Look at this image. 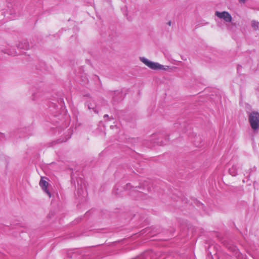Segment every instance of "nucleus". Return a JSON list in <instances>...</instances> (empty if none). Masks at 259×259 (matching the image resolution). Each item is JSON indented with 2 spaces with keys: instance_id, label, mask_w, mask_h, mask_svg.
I'll list each match as a JSON object with an SVG mask.
<instances>
[{
  "instance_id": "1",
  "label": "nucleus",
  "mask_w": 259,
  "mask_h": 259,
  "mask_svg": "<svg viewBox=\"0 0 259 259\" xmlns=\"http://www.w3.org/2000/svg\"><path fill=\"white\" fill-rule=\"evenodd\" d=\"M249 121L253 130H256L259 127V113L257 112H251L249 116Z\"/></svg>"
},
{
  "instance_id": "2",
  "label": "nucleus",
  "mask_w": 259,
  "mask_h": 259,
  "mask_svg": "<svg viewBox=\"0 0 259 259\" xmlns=\"http://www.w3.org/2000/svg\"><path fill=\"white\" fill-rule=\"evenodd\" d=\"M140 60L145 64L146 66L149 67L151 69L156 70H164L165 68L164 67L163 65H161L158 63H154L148 60L147 59L142 57L140 58Z\"/></svg>"
},
{
  "instance_id": "3",
  "label": "nucleus",
  "mask_w": 259,
  "mask_h": 259,
  "mask_svg": "<svg viewBox=\"0 0 259 259\" xmlns=\"http://www.w3.org/2000/svg\"><path fill=\"white\" fill-rule=\"evenodd\" d=\"M64 259H90L88 255L82 256L78 253V251L69 250Z\"/></svg>"
},
{
  "instance_id": "4",
  "label": "nucleus",
  "mask_w": 259,
  "mask_h": 259,
  "mask_svg": "<svg viewBox=\"0 0 259 259\" xmlns=\"http://www.w3.org/2000/svg\"><path fill=\"white\" fill-rule=\"evenodd\" d=\"M215 15L219 18L223 19L224 20V21L227 22H230L232 19L231 15L228 12L226 11L222 12L217 11L215 13Z\"/></svg>"
},
{
  "instance_id": "5",
  "label": "nucleus",
  "mask_w": 259,
  "mask_h": 259,
  "mask_svg": "<svg viewBox=\"0 0 259 259\" xmlns=\"http://www.w3.org/2000/svg\"><path fill=\"white\" fill-rule=\"evenodd\" d=\"M59 132V134L61 135V136H63L64 137H62L61 138L58 140L59 142L62 143L66 142L67 140L70 138L71 136L72 135L71 131H58Z\"/></svg>"
},
{
  "instance_id": "6",
  "label": "nucleus",
  "mask_w": 259,
  "mask_h": 259,
  "mask_svg": "<svg viewBox=\"0 0 259 259\" xmlns=\"http://www.w3.org/2000/svg\"><path fill=\"white\" fill-rule=\"evenodd\" d=\"M80 184H79V181H77L78 184V188H77V193L79 195H85L86 194V188H85V184L84 182L80 179Z\"/></svg>"
},
{
  "instance_id": "7",
  "label": "nucleus",
  "mask_w": 259,
  "mask_h": 259,
  "mask_svg": "<svg viewBox=\"0 0 259 259\" xmlns=\"http://www.w3.org/2000/svg\"><path fill=\"white\" fill-rule=\"evenodd\" d=\"M232 164V166L229 168V172L232 176H236L237 175L239 165L238 163H233V162L231 161L230 164Z\"/></svg>"
},
{
  "instance_id": "8",
  "label": "nucleus",
  "mask_w": 259,
  "mask_h": 259,
  "mask_svg": "<svg viewBox=\"0 0 259 259\" xmlns=\"http://www.w3.org/2000/svg\"><path fill=\"white\" fill-rule=\"evenodd\" d=\"M48 183L46 180H44L42 178L39 182V186L41 189L49 195L50 198L51 196L50 192L47 189Z\"/></svg>"
},
{
  "instance_id": "9",
  "label": "nucleus",
  "mask_w": 259,
  "mask_h": 259,
  "mask_svg": "<svg viewBox=\"0 0 259 259\" xmlns=\"http://www.w3.org/2000/svg\"><path fill=\"white\" fill-rule=\"evenodd\" d=\"M251 26L254 29H256L258 28V23L255 21H252Z\"/></svg>"
},
{
  "instance_id": "10",
  "label": "nucleus",
  "mask_w": 259,
  "mask_h": 259,
  "mask_svg": "<svg viewBox=\"0 0 259 259\" xmlns=\"http://www.w3.org/2000/svg\"><path fill=\"white\" fill-rule=\"evenodd\" d=\"M118 188H116V186H115L113 190V192L115 195H119V193L117 192L118 190Z\"/></svg>"
},
{
  "instance_id": "11",
  "label": "nucleus",
  "mask_w": 259,
  "mask_h": 259,
  "mask_svg": "<svg viewBox=\"0 0 259 259\" xmlns=\"http://www.w3.org/2000/svg\"><path fill=\"white\" fill-rule=\"evenodd\" d=\"M125 187H126L125 188V189L126 190L130 189L132 188V186H131V184H130V183L129 184H127L126 185Z\"/></svg>"
},
{
  "instance_id": "12",
  "label": "nucleus",
  "mask_w": 259,
  "mask_h": 259,
  "mask_svg": "<svg viewBox=\"0 0 259 259\" xmlns=\"http://www.w3.org/2000/svg\"><path fill=\"white\" fill-rule=\"evenodd\" d=\"M88 108L89 109H94V107L91 104L88 105Z\"/></svg>"
},
{
  "instance_id": "13",
  "label": "nucleus",
  "mask_w": 259,
  "mask_h": 259,
  "mask_svg": "<svg viewBox=\"0 0 259 259\" xmlns=\"http://www.w3.org/2000/svg\"><path fill=\"white\" fill-rule=\"evenodd\" d=\"M193 142L194 143V145H195L196 146H199V144L198 142H196L195 140L193 141Z\"/></svg>"
},
{
  "instance_id": "14",
  "label": "nucleus",
  "mask_w": 259,
  "mask_h": 259,
  "mask_svg": "<svg viewBox=\"0 0 259 259\" xmlns=\"http://www.w3.org/2000/svg\"><path fill=\"white\" fill-rule=\"evenodd\" d=\"M246 0H239V2L242 3H244Z\"/></svg>"
},
{
  "instance_id": "15",
  "label": "nucleus",
  "mask_w": 259,
  "mask_h": 259,
  "mask_svg": "<svg viewBox=\"0 0 259 259\" xmlns=\"http://www.w3.org/2000/svg\"><path fill=\"white\" fill-rule=\"evenodd\" d=\"M132 192H135V193H136L137 192V190H133Z\"/></svg>"
},
{
  "instance_id": "16",
  "label": "nucleus",
  "mask_w": 259,
  "mask_h": 259,
  "mask_svg": "<svg viewBox=\"0 0 259 259\" xmlns=\"http://www.w3.org/2000/svg\"><path fill=\"white\" fill-rule=\"evenodd\" d=\"M3 136V135L2 133H0V137H2Z\"/></svg>"
},
{
  "instance_id": "17",
  "label": "nucleus",
  "mask_w": 259,
  "mask_h": 259,
  "mask_svg": "<svg viewBox=\"0 0 259 259\" xmlns=\"http://www.w3.org/2000/svg\"><path fill=\"white\" fill-rule=\"evenodd\" d=\"M108 117V115H104V117Z\"/></svg>"
},
{
  "instance_id": "18",
  "label": "nucleus",
  "mask_w": 259,
  "mask_h": 259,
  "mask_svg": "<svg viewBox=\"0 0 259 259\" xmlns=\"http://www.w3.org/2000/svg\"><path fill=\"white\" fill-rule=\"evenodd\" d=\"M168 24H169V25H170V22L168 23Z\"/></svg>"
}]
</instances>
